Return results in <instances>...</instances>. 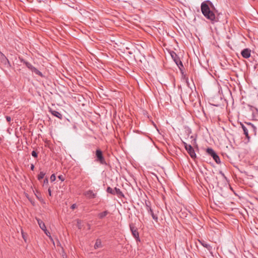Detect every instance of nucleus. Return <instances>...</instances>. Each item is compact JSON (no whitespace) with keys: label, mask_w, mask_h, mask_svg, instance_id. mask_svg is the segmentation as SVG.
<instances>
[{"label":"nucleus","mask_w":258,"mask_h":258,"mask_svg":"<svg viewBox=\"0 0 258 258\" xmlns=\"http://www.w3.org/2000/svg\"><path fill=\"white\" fill-rule=\"evenodd\" d=\"M208 3L211 6H213V4L210 1H207L202 3L201 6V11L203 15L208 19L211 21H215V15L213 11H212L209 7Z\"/></svg>","instance_id":"1"},{"label":"nucleus","mask_w":258,"mask_h":258,"mask_svg":"<svg viewBox=\"0 0 258 258\" xmlns=\"http://www.w3.org/2000/svg\"><path fill=\"white\" fill-rule=\"evenodd\" d=\"M182 143L184 145L185 150L187 151L191 158L195 159L196 158V154L194 148L192 147L191 145H188L186 142L182 141Z\"/></svg>","instance_id":"2"},{"label":"nucleus","mask_w":258,"mask_h":258,"mask_svg":"<svg viewBox=\"0 0 258 258\" xmlns=\"http://www.w3.org/2000/svg\"><path fill=\"white\" fill-rule=\"evenodd\" d=\"M207 153L208 155L212 157L213 159L217 164H220L221 161L219 157L213 149L210 148L207 149Z\"/></svg>","instance_id":"3"},{"label":"nucleus","mask_w":258,"mask_h":258,"mask_svg":"<svg viewBox=\"0 0 258 258\" xmlns=\"http://www.w3.org/2000/svg\"><path fill=\"white\" fill-rule=\"evenodd\" d=\"M242 125V128L243 130V131L244 132V134L245 135L246 137L249 139V136L248 135V130H255V126L252 124L251 123H247V126H245L243 124Z\"/></svg>","instance_id":"4"},{"label":"nucleus","mask_w":258,"mask_h":258,"mask_svg":"<svg viewBox=\"0 0 258 258\" xmlns=\"http://www.w3.org/2000/svg\"><path fill=\"white\" fill-rule=\"evenodd\" d=\"M96 161L103 165H106V162L103 156L102 152L98 149L96 151Z\"/></svg>","instance_id":"5"},{"label":"nucleus","mask_w":258,"mask_h":258,"mask_svg":"<svg viewBox=\"0 0 258 258\" xmlns=\"http://www.w3.org/2000/svg\"><path fill=\"white\" fill-rule=\"evenodd\" d=\"M22 62H23L24 63V64H25L26 65V66L30 70H31L32 72H34L36 74L40 76H42V74L41 72H40L38 70H37L36 68H35L34 67H33L30 63H29V62L27 61H25L23 59H22L21 60Z\"/></svg>","instance_id":"6"},{"label":"nucleus","mask_w":258,"mask_h":258,"mask_svg":"<svg viewBox=\"0 0 258 258\" xmlns=\"http://www.w3.org/2000/svg\"><path fill=\"white\" fill-rule=\"evenodd\" d=\"M130 228L131 231H132V233L133 236L137 240H140L139 232L138 231L137 228L136 227L135 225L133 223H131L130 224Z\"/></svg>","instance_id":"7"},{"label":"nucleus","mask_w":258,"mask_h":258,"mask_svg":"<svg viewBox=\"0 0 258 258\" xmlns=\"http://www.w3.org/2000/svg\"><path fill=\"white\" fill-rule=\"evenodd\" d=\"M0 60L2 63H3L5 66L6 67L9 68L11 67L10 63L8 60V59L6 57V56L0 52Z\"/></svg>","instance_id":"8"},{"label":"nucleus","mask_w":258,"mask_h":258,"mask_svg":"<svg viewBox=\"0 0 258 258\" xmlns=\"http://www.w3.org/2000/svg\"><path fill=\"white\" fill-rule=\"evenodd\" d=\"M251 50L249 48H244L241 52L242 56L244 58H248L250 56Z\"/></svg>","instance_id":"9"},{"label":"nucleus","mask_w":258,"mask_h":258,"mask_svg":"<svg viewBox=\"0 0 258 258\" xmlns=\"http://www.w3.org/2000/svg\"><path fill=\"white\" fill-rule=\"evenodd\" d=\"M84 195L89 199L95 198L97 196V193L94 192L92 190H88L85 192Z\"/></svg>","instance_id":"10"},{"label":"nucleus","mask_w":258,"mask_h":258,"mask_svg":"<svg viewBox=\"0 0 258 258\" xmlns=\"http://www.w3.org/2000/svg\"><path fill=\"white\" fill-rule=\"evenodd\" d=\"M146 207H147V210L148 211V213L149 214H150V215L152 216V217L154 220H155L156 221H157V220H158L157 215L154 213L151 207L150 206H149L147 204V203H146Z\"/></svg>","instance_id":"11"},{"label":"nucleus","mask_w":258,"mask_h":258,"mask_svg":"<svg viewBox=\"0 0 258 258\" xmlns=\"http://www.w3.org/2000/svg\"><path fill=\"white\" fill-rule=\"evenodd\" d=\"M49 111L54 116L57 117L58 118L61 119L62 118V115L58 111L53 110L52 109H49Z\"/></svg>","instance_id":"12"},{"label":"nucleus","mask_w":258,"mask_h":258,"mask_svg":"<svg viewBox=\"0 0 258 258\" xmlns=\"http://www.w3.org/2000/svg\"><path fill=\"white\" fill-rule=\"evenodd\" d=\"M170 55L172 57V58L173 59L174 62L176 63V61L178 62L179 61V57L177 55V54L173 51H171L170 52Z\"/></svg>","instance_id":"13"},{"label":"nucleus","mask_w":258,"mask_h":258,"mask_svg":"<svg viewBox=\"0 0 258 258\" xmlns=\"http://www.w3.org/2000/svg\"><path fill=\"white\" fill-rule=\"evenodd\" d=\"M200 243L205 248H206L209 251H211L212 250V246L208 244L205 241L202 240H199Z\"/></svg>","instance_id":"14"},{"label":"nucleus","mask_w":258,"mask_h":258,"mask_svg":"<svg viewBox=\"0 0 258 258\" xmlns=\"http://www.w3.org/2000/svg\"><path fill=\"white\" fill-rule=\"evenodd\" d=\"M37 221V222H38V224L40 227V228L42 230H45V229L46 228V226H45V224L44 223V222L40 219H36Z\"/></svg>","instance_id":"15"},{"label":"nucleus","mask_w":258,"mask_h":258,"mask_svg":"<svg viewBox=\"0 0 258 258\" xmlns=\"http://www.w3.org/2000/svg\"><path fill=\"white\" fill-rule=\"evenodd\" d=\"M109 214V212L107 210L104 211L103 212L100 213L98 214V217L99 219H102L104 218Z\"/></svg>","instance_id":"16"},{"label":"nucleus","mask_w":258,"mask_h":258,"mask_svg":"<svg viewBox=\"0 0 258 258\" xmlns=\"http://www.w3.org/2000/svg\"><path fill=\"white\" fill-rule=\"evenodd\" d=\"M114 191H115V195H117L119 197H124V195L123 194L122 192L120 190V189L115 187Z\"/></svg>","instance_id":"17"},{"label":"nucleus","mask_w":258,"mask_h":258,"mask_svg":"<svg viewBox=\"0 0 258 258\" xmlns=\"http://www.w3.org/2000/svg\"><path fill=\"white\" fill-rule=\"evenodd\" d=\"M102 247L101 241L99 239H97L96 241L95 244L94 245V248L95 249L100 248Z\"/></svg>","instance_id":"18"},{"label":"nucleus","mask_w":258,"mask_h":258,"mask_svg":"<svg viewBox=\"0 0 258 258\" xmlns=\"http://www.w3.org/2000/svg\"><path fill=\"white\" fill-rule=\"evenodd\" d=\"M106 191L107 192L110 193L112 195H115V193L114 191V189H112V188H111L109 186L107 188Z\"/></svg>","instance_id":"19"},{"label":"nucleus","mask_w":258,"mask_h":258,"mask_svg":"<svg viewBox=\"0 0 258 258\" xmlns=\"http://www.w3.org/2000/svg\"><path fill=\"white\" fill-rule=\"evenodd\" d=\"M190 138L191 139V144L193 146L196 145L197 146V145L196 144V139L194 136H191Z\"/></svg>","instance_id":"20"},{"label":"nucleus","mask_w":258,"mask_h":258,"mask_svg":"<svg viewBox=\"0 0 258 258\" xmlns=\"http://www.w3.org/2000/svg\"><path fill=\"white\" fill-rule=\"evenodd\" d=\"M45 174V173H44L43 172H42V171L40 172L38 175V179L39 180H40L42 179H43L44 177Z\"/></svg>","instance_id":"21"},{"label":"nucleus","mask_w":258,"mask_h":258,"mask_svg":"<svg viewBox=\"0 0 258 258\" xmlns=\"http://www.w3.org/2000/svg\"><path fill=\"white\" fill-rule=\"evenodd\" d=\"M77 226L79 229H81L82 227V221L80 219L77 220Z\"/></svg>","instance_id":"22"},{"label":"nucleus","mask_w":258,"mask_h":258,"mask_svg":"<svg viewBox=\"0 0 258 258\" xmlns=\"http://www.w3.org/2000/svg\"><path fill=\"white\" fill-rule=\"evenodd\" d=\"M45 234L49 237L50 239L51 240V241H53V239H52V237L50 235V233L47 231V230L46 229V228L45 229V230H43Z\"/></svg>","instance_id":"23"},{"label":"nucleus","mask_w":258,"mask_h":258,"mask_svg":"<svg viewBox=\"0 0 258 258\" xmlns=\"http://www.w3.org/2000/svg\"><path fill=\"white\" fill-rule=\"evenodd\" d=\"M176 64L177 65V66L178 67V68H179L180 70H181V67H183L182 63L180 59H179V61H178V62L176 61Z\"/></svg>","instance_id":"24"},{"label":"nucleus","mask_w":258,"mask_h":258,"mask_svg":"<svg viewBox=\"0 0 258 258\" xmlns=\"http://www.w3.org/2000/svg\"><path fill=\"white\" fill-rule=\"evenodd\" d=\"M176 64L177 65V66L178 67V68H179L180 70H181V67H183L182 63L180 59H179V61H178V62L176 61Z\"/></svg>","instance_id":"25"},{"label":"nucleus","mask_w":258,"mask_h":258,"mask_svg":"<svg viewBox=\"0 0 258 258\" xmlns=\"http://www.w3.org/2000/svg\"><path fill=\"white\" fill-rule=\"evenodd\" d=\"M48 184V178L46 177L44 179V181H43V186H46Z\"/></svg>","instance_id":"26"},{"label":"nucleus","mask_w":258,"mask_h":258,"mask_svg":"<svg viewBox=\"0 0 258 258\" xmlns=\"http://www.w3.org/2000/svg\"><path fill=\"white\" fill-rule=\"evenodd\" d=\"M55 179H56V177H55V174H52L50 177V180L51 182L54 181L55 180Z\"/></svg>","instance_id":"27"},{"label":"nucleus","mask_w":258,"mask_h":258,"mask_svg":"<svg viewBox=\"0 0 258 258\" xmlns=\"http://www.w3.org/2000/svg\"><path fill=\"white\" fill-rule=\"evenodd\" d=\"M31 154H32V156L35 158H36L38 156L37 153L35 151H33L32 152Z\"/></svg>","instance_id":"28"},{"label":"nucleus","mask_w":258,"mask_h":258,"mask_svg":"<svg viewBox=\"0 0 258 258\" xmlns=\"http://www.w3.org/2000/svg\"><path fill=\"white\" fill-rule=\"evenodd\" d=\"M185 132L187 134V135H188V136H189V134H191V131L190 128H187Z\"/></svg>","instance_id":"29"},{"label":"nucleus","mask_w":258,"mask_h":258,"mask_svg":"<svg viewBox=\"0 0 258 258\" xmlns=\"http://www.w3.org/2000/svg\"><path fill=\"white\" fill-rule=\"evenodd\" d=\"M58 178H59V180H60L62 181H64V178L63 176H62L61 175H59L58 176Z\"/></svg>","instance_id":"30"},{"label":"nucleus","mask_w":258,"mask_h":258,"mask_svg":"<svg viewBox=\"0 0 258 258\" xmlns=\"http://www.w3.org/2000/svg\"><path fill=\"white\" fill-rule=\"evenodd\" d=\"M77 208V205L76 204H73L71 207V208L72 209V210H74L75 208Z\"/></svg>","instance_id":"31"},{"label":"nucleus","mask_w":258,"mask_h":258,"mask_svg":"<svg viewBox=\"0 0 258 258\" xmlns=\"http://www.w3.org/2000/svg\"><path fill=\"white\" fill-rule=\"evenodd\" d=\"M6 120H7V121L8 122H10V121H11V117H10V116H7L6 117Z\"/></svg>","instance_id":"32"},{"label":"nucleus","mask_w":258,"mask_h":258,"mask_svg":"<svg viewBox=\"0 0 258 258\" xmlns=\"http://www.w3.org/2000/svg\"><path fill=\"white\" fill-rule=\"evenodd\" d=\"M48 191L49 196H51V190L50 188H49L48 189Z\"/></svg>","instance_id":"33"},{"label":"nucleus","mask_w":258,"mask_h":258,"mask_svg":"<svg viewBox=\"0 0 258 258\" xmlns=\"http://www.w3.org/2000/svg\"><path fill=\"white\" fill-rule=\"evenodd\" d=\"M248 106L250 107V109L251 110L253 109H255L256 111L257 110V109L256 108H254V107H253L252 106H251V105H248Z\"/></svg>","instance_id":"34"},{"label":"nucleus","mask_w":258,"mask_h":258,"mask_svg":"<svg viewBox=\"0 0 258 258\" xmlns=\"http://www.w3.org/2000/svg\"><path fill=\"white\" fill-rule=\"evenodd\" d=\"M34 169V165L33 164H31V169L32 170H33Z\"/></svg>","instance_id":"35"},{"label":"nucleus","mask_w":258,"mask_h":258,"mask_svg":"<svg viewBox=\"0 0 258 258\" xmlns=\"http://www.w3.org/2000/svg\"><path fill=\"white\" fill-rule=\"evenodd\" d=\"M88 229H90V227H91L90 224H88Z\"/></svg>","instance_id":"36"},{"label":"nucleus","mask_w":258,"mask_h":258,"mask_svg":"<svg viewBox=\"0 0 258 258\" xmlns=\"http://www.w3.org/2000/svg\"><path fill=\"white\" fill-rule=\"evenodd\" d=\"M22 236H23V238L24 239V240H25V237H24V235L23 234V233L22 232Z\"/></svg>","instance_id":"37"}]
</instances>
